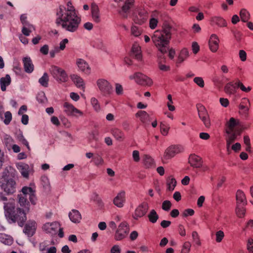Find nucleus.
<instances>
[{
    "instance_id": "17",
    "label": "nucleus",
    "mask_w": 253,
    "mask_h": 253,
    "mask_svg": "<svg viewBox=\"0 0 253 253\" xmlns=\"http://www.w3.org/2000/svg\"><path fill=\"white\" fill-rule=\"evenodd\" d=\"M219 40L217 36L215 34H212L209 41V47L210 50L213 52H216L218 49V43Z\"/></svg>"
},
{
    "instance_id": "51",
    "label": "nucleus",
    "mask_w": 253,
    "mask_h": 253,
    "mask_svg": "<svg viewBox=\"0 0 253 253\" xmlns=\"http://www.w3.org/2000/svg\"><path fill=\"white\" fill-rule=\"evenodd\" d=\"M191 243L189 242H185L181 250V253H189L190 250Z\"/></svg>"
},
{
    "instance_id": "11",
    "label": "nucleus",
    "mask_w": 253,
    "mask_h": 253,
    "mask_svg": "<svg viewBox=\"0 0 253 253\" xmlns=\"http://www.w3.org/2000/svg\"><path fill=\"white\" fill-rule=\"evenodd\" d=\"M17 168L21 175L26 178H28L29 174L32 171V169L28 164L24 163H18Z\"/></svg>"
},
{
    "instance_id": "41",
    "label": "nucleus",
    "mask_w": 253,
    "mask_h": 253,
    "mask_svg": "<svg viewBox=\"0 0 253 253\" xmlns=\"http://www.w3.org/2000/svg\"><path fill=\"white\" fill-rule=\"evenodd\" d=\"M134 0H126L124 5L122 7V10L125 13H126L133 5Z\"/></svg>"
},
{
    "instance_id": "21",
    "label": "nucleus",
    "mask_w": 253,
    "mask_h": 253,
    "mask_svg": "<svg viewBox=\"0 0 253 253\" xmlns=\"http://www.w3.org/2000/svg\"><path fill=\"white\" fill-rule=\"evenodd\" d=\"M23 62L25 71L28 73H31L34 70V65L32 60L29 57L23 58Z\"/></svg>"
},
{
    "instance_id": "12",
    "label": "nucleus",
    "mask_w": 253,
    "mask_h": 253,
    "mask_svg": "<svg viewBox=\"0 0 253 253\" xmlns=\"http://www.w3.org/2000/svg\"><path fill=\"white\" fill-rule=\"evenodd\" d=\"M238 86L237 79L235 81H231L227 83L224 87V92L228 95H233L237 92Z\"/></svg>"
},
{
    "instance_id": "13",
    "label": "nucleus",
    "mask_w": 253,
    "mask_h": 253,
    "mask_svg": "<svg viewBox=\"0 0 253 253\" xmlns=\"http://www.w3.org/2000/svg\"><path fill=\"white\" fill-rule=\"evenodd\" d=\"M147 16V13L141 9L138 11V14L134 16L133 21L136 24L142 25L146 21Z\"/></svg>"
},
{
    "instance_id": "53",
    "label": "nucleus",
    "mask_w": 253,
    "mask_h": 253,
    "mask_svg": "<svg viewBox=\"0 0 253 253\" xmlns=\"http://www.w3.org/2000/svg\"><path fill=\"white\" fill-rule=\"evenodd\" d=\"M195 213L194 211L191 209H187L185 210L182 213L183 217H186L188 216H192Z\"/></svg>"
},
{
    "instance_id": "61",
    "label": "nucleus",
    "mask_w": 253,
    "mask_h": 253,
    "mask_svg": "<svg viewBox=\"0 0 253 253\" xmlns=\"http://www.w3.org/2000/svg\"><path fill=\"white\" fill-rule=\"evenodd\" d=\"M115 90L117 95H122L123 93V88L122 85L119 84H116Z\"/></svg>"
},
{
    "instance_id": "3",
    "label": "nucleus",
    "mask_w": 253,
    "mask_h": 253,
    "mask_svg": "<svg viewBox=\"0 0 253 253\" xmlns=\"http://www.w3.org/2000/svg\"><path fill=\"white\" fill-rule=\"evenodd\" d=\"M171 26L168 24H165L162 30L155 31L152 37L153 42L163 53H166L169 49V41L171 37Z\"/></svg>"
},
{
    "instance_id": "10",
    "label": "nucleus",
    "mask_w": 253,
    "mask_h": 253,
    "mask_svg": "<svg viewBox=\"0 0 253 253\" xmlns=\"http://www.w3.org/2000/svg\"><path fill=\"white\" fill-rule=\"evenodd\" d=\"M180 152V147L176 145H171L168 147L165 153L164 159L168 160L173 157L176 154Z\"/></svg>"
},
{
    "instance_id": "40",
    "label": "nucleus",
    "mask_w": 253,
    "mask_h": 253,
    "mask_svg": "<svg viewBox=\"0 0 253 253\" xmlns=\"http://www.w3.org/2000/svg\"><path fill=\"white\" fill-rule=\"evenodd\" d=\"M240 16L241 20L244 22H247L250 19V14L245 9H242L240 12Z\"/></svg>"
},
{
    "instance_id": "2",
    "label": "nucleus",
    "mask_w": 253,
    "mask_h": 253,
    "mask_svg": "<svg viewBox=\"0 0 253 253\" xmlns=\"http://www.w3.org/2000/svg\"><path fill=\"white\" fill-rule=\"evenodd\" d=\"M18 203L25 210L15 207L14 200H10L7 203H4L5 216L6 218L12 222H17L19 226L22 227L27 220L26 211L29 210V202L28 197L23 195H18Z\"/></svg>"
},
{
    "instance_id": "25",
    "label": "nucleus",
    "mask_w": 253,
    "mask_h": 253,
    "mask_svg": "<svg viewBox=\"0 0 253 253\" xmlns=\"http://www.w3.org/2000/svg\"><path fill=\"white\" fill-rule=\"evenodd\" d=\"M71 79L77 87L82 89L84 88V80L81 77L77 75L73 74L71 75Z\"/></svg>"
},
{
    "instance_id": "33",
    "label": "nucleus",
    "mask_w": 253,
    "mask_h": 253,
    "mask_svg": "<svg viewBox=\"0 0 253 253\" xmlns=\"http://www.w3.org/2000/svg\"><path fill=\"white\" fill-rule=\"evenodd\" d=\"M249 100L246 98L242 99V102L239 106V109L240 111L243 112L245 114L247 113L249 110L248 104H249Z\"/></svg>"
},
{
    "instance_id": "18",
    "label": "nucleus",
    "mask_w": 253,
    "mask_h": 253,
    "mask_svg": "<svg viewBox=\"0 0 253 253\" xmlns=\"http://www.w3.org/2000/svg\"><path fill=\"white\" fill-rule=\"evenodd\" d=\"M189 163L192 167L199 168L202 166V159L195 154H191L189 157Z\"/></svg>"
},
{
    "instance_id": "63",
    "label": "nucleus",
    "mask_w": 253,
    "mask_h": 253,
    "mask_svg": "<svg viewBox=\"0 0 253 253\" xmlns=\"http://www.w3.org/2000/svg\"><path fill=\"white\" fill-rule=\"evenodd\" d=\"M121 249L118 245H114L110 250V253H121Z\"/></svg>"
},
{
    "instance_id": "49",
    "label": "nucleus",
    "mask_w": 253,
    "mask_h": 253,
    "mask_svg": "<svg viewBox=\"0 0 253 253\" xmlns=\"http://www.w3.org/2000/svg\"><path fill=\"white\" fill-rule=\"evenodd\" d=\"M192 237L193 238V242L198 246H201V243L200 242L199 236L198 235L197 232L193 231L192 233Z\"/></svg>"
},
{
    "instance_id": "42",
    "label": "nucleus",
    "mask_w": 253,
    "mask_h": 253,
    "mask_svg": "<svg viewBox=\"0 0 253 253\" xmlns=\"http://www.w3.org/2000/svg\"><path fill=\"white\" fill-rule=\"evenodd\" d=\"M212 21L220 27H225L227 26V23L225 20L220 17L213 18Z\"/></svg>"
},
{
    "instance_id": "57",
    "label": "nucleus",
    "mask_w": 253,
    "mask_h": 253,
    "mask_svg": "<svg viewBox=\"0 0 253 253\" xmlns=\"http://www.w3.org/2000/svg\"><path fill=\"white\" fill-rule=\"evenodd\" d=\"M216 241L217 243L220 242L224 236V234L222 231L219 230L216 232Z\"/></svg>"
},
{
    "instance_id": "36",
    "label": "nucleus",
    "mask_w": 253,
    "mask_h": 253,
    "mask_svg": "<svg viewBox=\"0 0 253 253\" xmlns=\"http://www.w3.org/2000/svg\"><path fill=\"white\" fill-rule=\"evenodd\" d=\"M245 206L236 204V213L239 217H243L245 214Z\"/></svg>"
},
{
    "instance_id": "19",
    "label": "nucleus",
    "mask_w": 253,
    "mask_h": 253,
    "mask_svg": "<svg viewBox=\"0 0 253 253\" xmlns=\"http://www.w3.org/2000/svg\"><path fill=\"white\" fill-rule=\"evenodd\" d=\"M125 202V192L121 191L119 193L117 196L115 197L113 203L115 205L119 208H122L124 206Z\"/></svg>"
},
{
    "instance_id": "32",
    "label": "nucleus",
    "mask_w": 253,
    "mask_h": 253,
    "mask_svg": "<svg viewBox=\"0 0 253 253\" xmlns=\"http://www.w3.org/2000/svg\"><path fill=\"white\" fill-rule=\"evenodd\" d=\"M0 242L5 245H11L13 243V239L8 235L0 233Z\"/></svg>"
},
{
    "instance_id": "56",
    "label": "nucleus",
    "mask_w": 253,
    "mask_h": 253,
    "mask_svg": "<svg viewBox=\"0 0 253 253\" xmlns=\"http://www.w3.org/2000/svg\"><path fill=\"white\" fill-rule=\"evenodd\" d=\"M131 34L135 37H138L141 34V32L138 27L135 26H132L131 27Z\"/></svg>"
},
{
    "instance_id": "4",
    "label": "nucleus",
    "mask_w": 253,
    "mask_h": 253,
    "mask_svg": "<svg viewBox=\"0 0 253 253\" xmlns=\"http://www.w3.org/2000/svg\"><path fill=\"white\" fill-rule=\"evenodd\" d=\"M0 186L8 194H11L16 191V183L12 175L3 174L0 181Z\"/></svg>"
},
{
    "instance_id": "62",
    "label": "nucleus",
    "mask_w": 253,
    "mask_h": 253,
    "mask_svg": "<svg viewBox=\"0 0 253 253\" xmlns=\"http://www.w3.org/2000/svg\"><path fill=\"white\" fill-rule=\"evenodd\" d=\"M49 246L48 243L46 241L43 242L40 244L39 249L40 251H44L47 250V247Z\"/></svg>"
},
{
    "instance_id": "50",
    "label": "nucleus",
    "mask_w": 253,
    "mask_h": 253,
    "mask_svg": "<svg viewBox=\"0 0 253 253\" xmlns=\"http://www.w3.org/2000/svg\"><path fill=\"white\" fill-rule=\"evenodd\" d=\"M27 17L25 14H22L20 16V21L23 26H27L29 28L33 27L27 20Z\"/></svg>"
},
{
    "instance_id": "7",
    "label": "nucleus",
    "mask_w": 253,
    "mask_h": 253,
    "mask_svg": "<svg viewBox=\"0 0 253 253\" xmlns=\"http://www.w3.org/2000/svg\"><path fill=\"white\" fill-rule=\"evenodd\" d=\"M129 231V228L128 224L126 222H122L115 232L114 239L116 241L122 240L127 236Z\"/></svg>"
},
{
    "instance_id": "55",
    "label": "nucleus",
    "mask_w": 253,
    "mask_h": 253,
    "mask_svg": "<svg viewBox=\"0 0 253 253\" xmlns=\"http://www.w3.org/2000/svg\"><path fill=\"white\" fill-rule=\"evenodd\" d=\"M194 82L201 87H203L204 86V81L201 77H195L194 79Z\"/></svg>"
},
{
    "instance_id": "9",
    "label": "nucleus",
    "mask_w": 253,
    "mask_h": 253,
    "mask_svg": "<svg viewBox=\"0 0 253 253\" xmlns=\"http://www.w3.org/2000/svg\"><path fill=\"white\" fill-rule=\"evenodd\" d=\"M63 107L64 112L68 116H77V114H79L80 115L83 114V113L80 110L68 102H65Z\"/></svg>"
},
{
    "instance_id": "29",
    "label": "nucleus",
    "mask_w": 253,
    "mask_h": 253,
    "mask_svg": "<svg viewBox=\"0 0 253 253\" xmlns=\"http://www.w3.org/2000/svg\"><path fill=\"white\" fill-rule=\"evenodd\" d=\"M91 9L92 17L94 21L98 23L100 21V17L98 6L96 4H92Z\"/></svg>"
},
{
    "instance_id": "16",
    "label": "nucleus",
    "mask_w": 253,
    "mask_h": 253,
    "mask_svg": "<svg viewBox=\"0 0 253 253\" xmlns=\"http://www.w3.org/2000/svg\"><path fill=\"white\" fill-rule=\"evenodd\" d=\"M60 227V224L58 222H53L52 223H46L43 225V229L47 233L55 234Z\"/></svg>"
},
{
    "instance_id": "6",
    "label": "nucleus",
    "mask_w": 253,
    "mask_h": 253,
    "mask_svg": "<svg viewBox=\"0 0 253 253\" xmlns=\"http://www.w3.org/2000/svg\"><path fill=\"white\" fill-rule=\"evenodd\" d=\"M130 80H134L135 83L143 86H151L153 84L152 80L141 72H136L129 77Z\"/></svg>"
},
{
    "instance_id": "24",
    "label": "nucleus",
    "mask_w": 253,
    "mask_h": 253,
    "mask_svg": "<svg viewBox=\"0 0 253 253\" xmlns=\"http://www.w3.org/2000/svg\"><path fill=\"white\" fill-rule=\"evenodd\" d=\"M131 55L138 61L142 59V54L140 51V47L136 44H134L131 48Z\"/></svg>"
},
{
    "instance_id": "64",
    "label": "nucleus",
    "mask_w": 253,
    "mask_h": 253,
    "mask_svg": "<svg viewBox=\"0 0 253 253\" xmlns=\"http://www.w3.org/2000/svg\"><path fill=\"white\" fill-rule=\"evenodd\" d=\"M192 49L194 54H197L200 49V47L198 43L196 42H194L192 44Z\"/></svg>"
},
{
    "instance_id": "5",
    "label": "nucleus",
    "mask_w": 253,
    "mask_h": 253,
    "mask_svg": "<svg viewBox=\"0 0 253 253\" xmlns=\"http://www.w3.org/2000/svg\"><path fill=\"white\" fill-rule=\"evenodd\" d=\"M50 72L53 77L59 83L66 82L68 80V75L65 71L56 66H51Z\"/></svg>"
},
{
    "instance_id": "47",
    "label": "nucleus",
    "mask_w": 253,
    "mask_h": 253,
    "mask_svg": "<svg viewBox=\"0 0 253 253\" xmlns=\"http://www.w3.org/2000/svg\"><path fill=\"white\" fill-rule=\"evenodd\" d=\"M200 119L203 122L206 127L210 128L211 126V120L209 114L201 118Z\"/></svg>"
},
{
    "instance_id": "22",
    "label": "nucleus",
    "mask_w": 253,
    "mask_h": 253,
    "mask_svg": "<svg viewBox=\"0 0 253 253\" xmlns=\"http://www.w3.org/2000/svg\"><path fill=\"white\" fill-rule=\"evenodd\" d=\"M69 217L71 221L74 223H79L82 219L80 212L77 210H72L69 213Z\"/></svg>"
},
{
    "instance_id": "27",
    "label": "nucleus",
    "mask_w": 253,
    "mask_h": 253,
    "mask_svg": "<svg viewBox=\"0 0 253 253\" xmlns=\"http://www.w3.org/2000/svg\"><path fill=\"white\" fill-rule=\"evenodd\" d=\"M11 80L10 76L8 74L5 75L0 80V87L2 91L6 90V87L10 85Z\"/></svg>"
},
{
    "instance_id": "45",
    "label": "nucleus",
    "mask_w": 253,
    "mask_h": 253,
    "mask_svg": "<svg viewBox=\"0 0 253 253\" xmlns=\"http://www.w3.org/2000/svg\"><path fill=\"white\" fill-rule=\"evenodd\" d=\"M237 84L238 89L240 88L243 91L245 92H249L252 89L251 87L250 86H248L247 87H245L243 83L239 79H237Z\"/></svg>"
},
{
    "instance_id": "58",
    "label": "nucleus",
    "mask_w": 253,
    "mask_h": 253,
    "mask_svg": "<svg viewBox=\"0 0 253 253\" xmlns=\"http://www.w3.org/2000/svg\"><path fill=\"white\" fill-rule=\"evenodd\" d=\"M160 129L162 134L163 135H167L168 133L169 127L165 124L161 123L160 125Z\"/></svg>"
},
{
    "instance_id": "44",
    "label": "nucleus",
    "mask_w": 253,
    "mask_h": 253,
    "mask_svg": "<svg viewBox=\"0 0 253 253\" xmlns=\"http://www.w3.org/2000/svg\"><path fill=\"white\" fill-rule=\"evenodd\" d=\"M33 193H35V191L31 187L25 186L23 187V188L22 189V194H20V195H23L26 196V197H28Z\"/></svg>"
},
{
    "instance_id": "20",
    "label": "nucleus",
    "mask_w": 253,
    "mask_h": 253,
    "mask_svg": "<svg viewBox=\"0 0 253 253\" xmlns=\"http://www.w3.org/2000/svg\"><path fill=\"white\" fill-rule=\"evenodd\" d=\"M77 65L81 71L84 72L86 74H90V68L85 60L82 59H77Z\"/></svg>"
},
{
    "instance_id": "59",
    "label": "nucleus",
    "mask_w": 253,
    "mask_h": 253,
    "mask_svg": "<svg viewBox=\"0 0 253 253\" xmlns=\"http://www.w3.org/2000/svg\"><path fill=\"white\" fill-rule=\"evenodd\" d=\"M247 250L250 253H253V239L250 238L248 240Z\"/></svg>"
},
{
    "instance_id": "43",
    "label": "nucleus",
    "mask_w": 253,
    "mask_h": 253,
    "mask_svg": "<svg viewBox=\"0 0 253 253\" xmlns=\"http://www.w3.org/2000/svg\"><path fill=\"white\" fill-rule=\"evenodd\" d=\"M92 45L98 49H100L102 50L105 49V46L101 40L97 39L94 40L92 43Z\"/></svg>"
},
{
    "instance_id": "60",
    "label": "nucleus",
    "mask_w": 253,
    "mask_h": 253,
    "mask_svg": "<svg viewBox=\"0 0 253 253\" xmlns=\"http://www.w3.org/2000/svg\"><path fill=\"white\" fill-rule=\"evenodd\" d=\"M158 20L157 19L152 18H151L149 21V26L151 29H154L157 26Z\"/></svg>"
},
{
    "instance_id": "37",
    "label": "nucleus",
    "mask_w": 253,
    "mask_h": 253,
    "mask_svg": "<svg viewBox=\"0 0 253 253\" xmlns=\"http://www.w3.org/2000/svg\"><path fill=\"white\" fill-rule=\"evenodd\" d=\"M148 217L151 223H155L159 219V215L155 210H152L148 214Z\"/></svg>"
},
{
    "instance_id": "48",
    "label": "nucleus",
    "mask_w": 253,
    "mask_h": 253,
    "mask_svg": "<svg viewBox=\"0 0 253 253\" xmlns=\"http://www.w3.org/2000/svg\"><path fill=\"white\" fill-rule=\"evenodd\" d=\"M90 102L93 107L96 111H99L100 110V105L96 98L94 97L91 98Z\"/></svg>"
},
{
    "instance_id": "30",
    "label": "nucleus",
    "mask_w": 253,
    "mask_h": 253,
    "mask_svg": "<svg viewBox=\"0 0 253 253\" xmlns=\"http://www.w3.org/2000/svg\"><path fill=\"white\" fill-rule=\"evenodd\" d=\"M111 132L118 141H122L123 140L124 133L121 129L118 128H113L111 129Z\"/></svg>"
},
{
    "instance_id": "23",
    "label": "nucleus",
    "mask_w": 253,
    "mask_h": 253,
    "mask_svg": "<svg viewBox=\"0 0 253 253\" xmlns=\"http://www.w3.org/2000/svg\"><path fill=\"white\" fill-rule=\"evenodd\" d=\"M227 136L226 137V146L228 150L230 145L236 139L237 133L236 131H226Z\"/></svg>"
},
{
    "instance_id": "52",
    "label": "nucleus",
    "mask_w": 253,
    "mask_h": 253,
    "mask_svg": "<svg viewBox=\"0 0 253 253\" xmlns=\"http://www.w3.org/2000/svg\"><path fill=\"white\" fill-rule=\"evenodd\" d=\"M5 119L4 120V123L7 125H8L12 119V114L9 111H6L4 113Z\"/></svg>"
},
{
    "instance_id": "31",
    "label": "nucleus",
    "mask_w": 253,
    "mask_h": 253,
    "mask_svg": "<svg viewBox=\"0 0 253 253\" xmlns=\"http://www.w3.org/2000/svg\"><path fill=\"white\" fill-rule=\"evenodd\" d=\"M189 56V51L186 48H184L180 52L178 55L177 63H181Z\"/></svg>"
},
{
    "instance_id": "14",
    "label": "nucleus",
    "mask_w": 253,
    "mask_h": 253,
    "mask_svg": "<svg viewBox=\"0 0 253 253\" xmlns=\"http://www.w3.org/2000/svg\"><path fill=\"white\" fill-rule=\"evenodd\" d=\"M148 206L146 203H143L139 205L135 210L134 218L137 219L138 218L142 217L147 212Z\"/></svg>"
},
{
    "instance_id": "26",
    "label": "nucleus",
    "mask_w": 253,
    "mask_h": 253,
    "mask_svg": "<svg viewBox=\"0 0 253 253\" xmlns=\"http://www.w3.org/2000/svg\"><path fill=\"white\" fill-rule=\"evenodd\" d=\"M237 204L245 206L247 204V200L244 193L238 190L236 193Z\"/></svg>"
},
{
    "instance_id": "39",
    "label": "nucleus",
    "mask_w": 253,
    "mask_h": 253,
    "mask_svg": "<svg viewBox=\"0 0 253 253\" xmlns=\"http://www.w3.org/2000/svg\"><path fill=\"white\" fill-rule=\"evenodd\" d=\"M197 108L198 113V116L200 118L207 116L208 113L205 107L201 104H197Z\"/></svg>"
},
{
    "instance_id": "54",
    "label": "nucleus",
    "mask_w": 253,
    "mask_h": 253,
    "mask_svg": "<svg viewBox=\"0 0 253 253\" xmlns=\"http://www.w3.org/2000/svg\"><path fill=\"white\" fill-rule=\"evenodd\" d=\"M171 206V204L169 201H164L162 203V209L166 211H168L170 210Z\"/></svg>"
},
{
    "instance_id": "34",
    "label": "nucleus",
    "mask_w": 253,
    "mask_h": 253,
    "mask_svg": "<svg viewBox=\"0 0 253 253\" xmlns=\"http://www.w3.org/2000/svg\"><path fill=\"white\" fill-rule=\"evenodd\" d=\"M167 184L168 186V189L172 191L174 190L176 185V181L175 178L172 176L169 177L167 179Z\"/></svg>"
},
{
    "instance_id": "35",
    "label": "nucleus",
    "mask_w": 253,
    "mask_h": 253,
    "mask_svg": "<svg viewBox=\"0 0 253 253\" xmlns=\"http://www.w3.org/2000/svg\"><path fill=\"white\" fill-rule=\"evenodd\" d=\"M237 125L236 120L234 118H231L228 122H227L226 131H236L234 127Z\"/></svg>"
},
{
    "instance_id": "8",
    "label": "nucleus",
    "mask_w": 253,
    "mask_h": 253,
    "mask_svg": "<svg viewBox=\"0 0 253 253\" xmlns=\"http://www.w3.org/2000/svg\"><path fill=\"white\" fill-rule=\"evenodd\" d=\"M96 84L103 96H108L112 93V86L107 80L103 79H98Z\"/></svg>"
},
{
    "instance_id": "28",
    "label": "nucleus",
    "mask_w": 253,
    "mask_h": 253,
    "mask_svg": "<svg viewBox=\"0 0 253 253\" xmlns=\"http://www.w3.org/2000/svg\"><path fill=\"white\" fill-rule=\"evenodd\" d=\"M136 117H139L141 122L144 124H148L150 122L149 115L144 111H139L136 114Z\"/></svg>"
},
{
    "instance_id": "38",
    "label": "nucleus",
    "mask_w": 253,
    "mask_h": 253,
    "mask_svg": "<svg viewBox=\"0 0 253 253\" xmlns=\"http://www.w3.org/2000/svg\"><path fill=\"white\" fill-rule=\"evenodd\" d=\"M48 82L49 77L46 73H44L42 76L39 80V83L44 87L48 86Z\"/></svg>"
},
{
    "instance_id": "46",
    "label": "nucleus",
    "mask_w": 253,
    "mask_h": 253,
    "mask_svg": "<svg viewBox=\"0 0 253 253\" xmlns=\"http://www.w3.org/2000/svg\"><path fill=\"white\" fill-rule=\"evenodd\" d=\"M153 163H154V161L151 157H150L148 155H145L144 156V163L145 166L147 168H150L151 166H152Z\"/></svg>"
},
{
    "instance_id": "15",
    "label": "nucleus",
    "mask_w": 253,
    "mask_h": 253,
    "mask_svg": "<svg viewBox=\"0 0 253 253\" xmlns=\"http://www.w3.org/2000/svg\"><path fill=\"white\" fill-rule=\"evenodd\" d=\"M36 223L34 221H30L27 223L23 229L24 233L28 237H32L34 235L36 231Z\"/></svg>"
},
{
    "instance_id": "1",
    "label": "nucleus",
    "mask_w": 253,
    "mask_h": 253,
    "mask_svg": "<svg viewBox=\"0 0 253 253\" xmlns=\"http://www.w3.org/2000/svg\"><path fill=\"white\" fill-rule=\"evenodd\" d=\"M67 7L60 5L56 10V23L65 30L70 32H76L81 24V18L78 15L71 2L68 1Z\"/></svg>"
}]
</instances>
